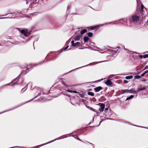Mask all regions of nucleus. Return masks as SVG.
Returning a JSON list of instances; mask_svg holds the SVG:
<instances>
[{
    "mask_svg": "<svg viewBox=\"0 0 148 148\" xmlns=\"http://www.w3.org/2000/svg\"><path fill=\"white\" fill-rule=\"evenodd\" d=\"M80 44L79 42H77L75 43V47H76L79 46Z\"/></svg>",
    "mask_w": 148,
    "mask_h": 148,
    "instance_id": "4468645a",
    "label": "nucleus"
},
{
    "mask_svg": "<svg viewBox=\"0 0 148 148\" xmlns=\"http://www.w3.org/2000/svg\"><path fill=\"white\" fill-rule=\"evenodd\" d=\"M130 90V93H137V92L136 91L133 90L132 89Z\"/></svg>",
    "mask_w": 148,
    "mask_h": 148,
    "instance_id": "2eb2a0df",
    "label": "nucleus"
},
{
    "mask_svg": "<svg viewBox=\"0 0 148 148\" xmlns=\"http://www.w3.org/2000/svg\"><path fill=\"white\" fill-rule=\"evenodd\" d=\"M124 83H125V84L127 83L128 82L126 80H124Z\"/></svg>",
    "mask_w": 148,
    "mask_h": 148,
    "instance_id": "b1692460",
    "label": "nucleus"
},
{
    "mask_svg": "<svg viewBox=\"0 0 148 148\" xmlns=\"http://www.w3.org/2000/svg\"><path fill=\"white\" fill-rule=\"evenodd\" d=\"M88 40V38L87 36H85L84 38V40L85 42H87Z\"/></svg>",
    "mask_w": 148,
    "mask_h": 148,
    "instance_id": "f8f14e48",
    "label": "nucleus"
},
{
    "mask_svg": "<svg viewBox=\"0 0 148 148\" xmlns=\"http://www.w3.org/2000/svg\"><path fill=\"white\" fill-rule=\"evenodd\" d=\"M145 74H144V73H143L141 75V77H143V76L144 75H145Z\"/></svg>",
    "mask_w": 148,
    "mask_h": 148,
    "instance_id": "393cba45",
    "label": "nucleus"
},
{
    "mask_svg": "<svg viewBox=\"0 0 148 148\" xmlns=\"http://www.w3.org/2000/svg\"><path fill=\"white\" fill-rule=\"evenodd\" d=\"M130 90H129L128 89L125 90H123V93H130Z\"/></svg>",
    "mask_w": 148,
    "mask_h": 148,
    "instance_id": "0eeeda50",
    "label": "nucleus"
},
{
    "mask_svg": "<svg viewBox=\"0 0 148 148\" xmlns=\"http://www.w3.org/2000/svg\"><path fill=\"white\" fill-rule=\"evenodd\" d=\"M88 95H90L92 96H93L94 95V94L93 93L91 92H89L88 93Z\"/></svg>",
    "mask_w": 148,
    "mask_h": 148,
    "instance_id": "dca6fc26",
    "label": "nucleus"
},
{
    "mask_svg": "<svg viewBox=\"0 0 148 148\" xmlns=\"http://www.w3.org/2000/svg\"><path fill=\"white\" fill-rule=\"evenodd\" d=\"M108 110V108H106L105 109V110Z\"/></svg>",
    "mask_w": 148,
    "mask_h": 148,
    "instance_id": "2f4dec72",
    "label": "nucleus"
},
{
    "mask_svg": "<svg viewBox=\"0 0 148 148\" xmlns=\"http://www.w3.org/2000/svg\"><path fill=\"white\" fill-rule=\"evenodd\" d=\"M15 84V83H14V84Z\"/></svg>",
    "mask_w": 148,
    "mask_h": 148,
    "instance_id": "72a5a7b5",
    "label": "nucleus"
},
{
    "mask_svg": "<svg viewBox=\"0 0 148 148\" xmlns=\"http://www.w3.org/2000/svg\"><path fill=\"white\" fill-rule=\"evenodd\" d=\"M71 43L72 45L75 47V43L74 42V41L72 40L71 42Z\"/></svg>",
    "mask_w": 148,
    "mask_h": 148,
    "instance_id": "6ab92c4d",
    "label": "nucleus"
},
{
    "mask_svg": "<svg viewBox=\"0 0 148 148\" xmlns=\"http://www.w3.org/2000/svg\"><path fill=\"white\" fill-rule=\"evenodd\" d=\"M146 81V79H143L142 81Z\"/></svg>",
    "mask_w": 148,
    "mask_h": 148,
    "instance_id": "cd10ccee",
    "label": "nucleus"
},
{
    "mask_svg": "<svg viewBox=\"0 0 148 148\" xmlns=\"http://www.w3.org/2000/svg\"><path fill=\"white\" fill-rule=\"evenodd\" d=\"M132 20L134 22H137L139 19V17L136 15H133L132 16Z\"/></svg>",
    "mask_w": 148,
    "mask_h": 148,
    "instance_id": "7ed1b4c3",
    "label": "nucleus"
},
{
    "mask_svg": "<svg viewBox=\"0 0 148 148\" xmlns=\"http://www.w3.org/2000/svg\"><path fill=\"white\" fill-rule=\"evenodd\" d=\"M134 96L133 95H131L130 97H128L127 98L126 100H128L132 99L134 97Z\"/></svg>",
    "mask_w": 148,
    "mask_h": 148,
    "instance_id": "9b49d317",
    "label": "nucleus"
},
{
    "mask_svg": "<svg viewBox=\"0 0 148 148\" xmlns=\"http://www.w3.org/2000/svg\"><path fill=\"white\" fill-rule=\"evenodd\" d=\"M102 88L101 86H99L97 87L94 88V90L95 92H97L99 91L100 90H102Z\"/></svg>",
    "mask_w": 148,
    "mask_h": 148,
    "instance_id": "39448f33",
    "label": "nucleus"
},
{
    "mask_svg": "<svg viewBox=\"0 0 148 148\" xmlns=\"http://www.w3.org/2000/svg\"><path fill=\"white\" fill-rule=\"evenodd\" d=\"M96 27H92L91 28V29L92 30H94L95 28Z\"/></svg>",
    "mask_w": 148,
    "mask_h": 148,
    "instance_id": "4be33fe9",
    "label": "nucleus"
},
{
    "mask_svg": "<svg viewBox=\"0 0 148 148\" xmlns=\"http://www.w3.org/2000/svg\"><path fill=\"white\" fill-rule=\"evenodd\" d=\"M105 83L107 86H110L112 84V82L110 80L108 79L105 82Z\"/></svg>",
    "mask_w": 148,
    "mask_h": 148,
    "instance_id": "20e7f679",
    "label": "nucleus"
},
{
    "mask_svg": "<svg viewBox=\"0 0 148 148\" xmlns=\"http://www.w3.org/2000/svg\"><path fill=\"white\" fill-rule=\"evenodd\" d=\"M148 54H145L144 56H143V57L144 58H148Z\"/></svg>",
    "mask_w": 148,
    "mask_h": 148,
    "instance_id": "aec40b11",
    "label": "nucleus"
},
{
    "mask_svg": "<svg viewBox=\"0 0 148 148\" xmlns=\"http://www.w3.org/2000/svg\"><path fill=\"white\" fill-rule=\"evenodd\" d=\"M87 32V30L86 29H84L81 32V34H84L85 33Z\"/></svg>",
    "mask_w": 148,
    "mask_h": 148,
    "instance_id": "9d476101",
    "label": "nucleus"
},
{
    "mask_svg": "<svg viewBox=\"0 0 148 148\" xmlns=\"http://www.w3.org/2000/svg\"><path fill=\"white\" fill-rule=\"evenodd\" d=\"M80 36H77L75 38V40H80Z\"/></svg>",
    "mask_w": 148,
    "mask_h": 148,
    "instance_id": "6e6552de",
    "label": "nucleus"
},
{
    "mask_svg": "<svg viewBox=\"0 0 148 148\" xmlns=\"http://www.w3.org/2000/svg\"><path fill=\"white\" fill-rule=\"evenodd\" d=\"M100 107L99 108V110L100 112L103 111L105 107V105L103 103H99Z\"/></svg>",
    "mask_w": 148,
    "mask_h": 148,
    "instance_id": "f03ea898",
    "label": "nucleus"
},
{
    "mask_svg": "<svg viewBox=\"0 0 148 148\" xmlns=\"http://www.w3.org/2000/svg\"><path fill=\"white\" fill-rule=\"evenodd\" d=\"M134 77L136 79H139L141 77L139 75H136Z\"/></svg>",
    "mask_w": 148,
    "mask_h": 148,
    "instance_id": "f3484780",
    "label": "nucleus"
},
{
    "mask_svg": "<svg viewBox=\"0 0 148 148\" xmlns=\"http://www.w3.org/2000/svg\"><path fill=\"white\" fill-rule=\"evenodd\" d=\"M62 83L65 86H67V87L68 86L67 85H66L65 84V83L64 82H62Z\"/></svg>",
    "mask_w": 148,
    "mask_h": 148,
    "instance_id": "412c9836",
    "label": "nucleus"
},
{
    "mask_svg": "<svg viewBox=\"0 0 148 148\" xmlns=\"http://www.w3.org/2000/svg\"><path fill=\"white\" fill-rule=\"evenodd\" d=\"M148 73V70L144 72V73L145 74H146L147 73Z\"/></svg>",
    "mask_w": 148,
    "mask_h": 148,
    "instance_id": "5701e85b",
    "label": "nucleus"
},
{
    "mask_svg": "<svg viewBox=\"0 0 148 148\" xmlns=\"http://www.w3.org/2000/svg\"><path fill=\"white\" fill-rule=\"evenodd\" d=\"M133 78V76L132 75L127 76L125 77V78L127 79H132Z\"/></svg>",
    "mask_w": 148,
    "mask_h": 148,
    "instance_id": "1a4fd4ad",
    "label": "nucleus"
},
{
    "mask_svg": "<svg viewBox=\"0 0 148 148\" xmlns=\"http://www.w3.org/2000/svg\"><path fill=\"white\" fill-rule=\"evenodd\" d=\"M68 47H69V46H68L66 47L65 48H64V50H66V49H67V48H68Z\"/></svg>",
    "mask_w": 148,
    "mask_h": 148,
    "instance_id": "a878e982",
    "label": "nucleus"
},
{
    "mask_svg": "<svg viewBox=\"0 0 148 148\" xmlns=\"http://www.w3.org/2000/svg\"><path fill=\"white\" fill-rule=\"evenodd\" d=\"M145 89V87H143V88H139L137 90V92H139L140 91V90H144Z\"/></svg>",
    "mask_w": 148,
    "mask_h": 148,
    "instance_id": "ddd939ff",
    "label": "nucleus"
},
{
    "mask_svg": "<svg viewBox=\"0 0 148 148\" xmlns=\"http://www.w3.org/2000/svg\"><path fill=\"white\" fill-rule=\"evenodd\" d=\"M139 57L141 58H142V56L141 55H140L139 56Z\"/></svg>",
    "mask_w": 148,
    "mask_h": 148,
    "instance_id": "7c9ffc66",
    "label": "nucleus"
},
{
    "mask_svg": "<svg viewBox=\"0 0 148 148\" xmlns=\"http://www.w3.org/2000/svg\"><path fill=\"white\" fill-rule=\"evenodd\" d=\"M141 9L142 10L143 9V5H141Z\"/></svg>",
    "mask_w": 148,
    "mask_h": 148,
    "instance_id": "c85d7f7f",
    "label": "nucleus"
},
{
    "mask_svg": "<svg viewBox=\"0 0 148 148\" xmlns=\"http://www.w3.org/2000/svg\"><path fill=\"white\" fill-rule=\"evenodd\" d=\"M88 36L90 37H92L93 36V34L92 33L89 32L88 34Z\"/></svg>",
    "mask_w": 148,
    "mask_h": 148,
    "instance_id": "a211bd4d",
    "label": "nucleus"
},
{
    "mask_svg": "<svg viewBox=\"0 0 148 148\" xmlns=\"http://www.w3.org/2000/svg\"><path fill=\"white\" fill-rule=\"evenodd\" d=\"M125 49L126 50V51H127V53H128V52H129V51L128 49Z\"/></svg>",
    "mask_w": 148,
    "mask_h": 148,
    "instance_id": "c756f323",
    "label": "nucleus"
},
{
    "mask_svg": "<svg viewBox=\"0 0 148 148\" xmlns=\"http://www.w3.org/2000/svg\"><path fill=\"white\" fill-rule=\"evenodd\" d=\"M21 32L23 34L24 36H29V33L28 32L27 29L22 30L21 31Z\"/></svg>",
    "mask_w": 148,
    "mask_h": 148,
    "instance_id": "f257e3e1",
    "label": "nucleus"
},
{
    "mask_svg": "<svg viewBox=\"0 0 148 148\" xmlns=\"http://www.w3.org/2000/svg\"><path fill=\"white\" fill-rule=\"evenodd\" d=\"M147 68H148V67H147V66H146L145 67V68H144V69H143V70H145V69H147Z\"/></svg>",
    "mask_w": 148,
    "mask_h": 148,
    "instance_id": "bb28decb",
    "label": "nucleus"
},
{
    "mask_svg": "<svg viewBox=\"0 0 148 148\" xmlns=\"http://www.w3.org/2000/svg\"><path fill=\"white\" fill-rule=\"evenodd\" d=\"M23 90V89H22V90Z\"/></svg>",
    "mask_w": 148,
    "mask_h": 148,
    "instance_id": "473e14b6",
    "label": "nucleus"
},
{
    "mask_svg": "<svg viewBox=\"0 0 148 148\" xmlns=\"http://www.w3.org/2000/svg\"><path fill=\"white\" fill-rule=\"evenodd\" d=\"M66 91L67 92H70L71 93H77L78 92H77L76 91H73V90H66Z\"/></svg>",
    "mask_w": 148,
    "mask_h": 148,
    "instance_id": "423d86ee",
    "label": "nucleus"
}]
</instances>
